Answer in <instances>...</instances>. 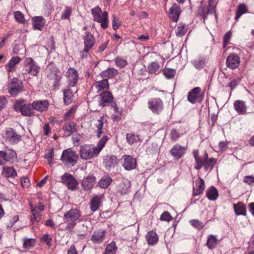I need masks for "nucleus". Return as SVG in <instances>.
Returning <instances> with one entry per match:
<instances>
[{"label": "nucleus", "instance_id": "f257e3e1", "mask_svg": "<svg viewBox=\"0 0 254 254\" xmlns=\"http://www.w3.org/2000/svg\"><path fill=\"white\" fill-rule=\"evenodd\" d=\"M81 213L77 208H71L64 214L65 222H68L65 229L71 232L74 226L81 221Z\"/></svg>", "mask_w": 254, "mask_h": 254}, {"label": "nucleus", "instance_id": "f03ea898", "mask_svg": "<svg viewBox=\"0 0 254 254\" xmlns=\"http://www.w3.org/2000/svg\"><path fill=\"white\" fill-rule=\"evenodd\" d=\"M91 13L94 21L100 23L103 29H106L108 26V14L106 11L102 12V10L98 6L91 9Z\"/></svg>", "mask_w": 254, "mask_h": 254}, {"label": "nucleus", "instance_id": "7ed1b4c3", "mask_svg": "<svg viewBox=\"0 0 254 254\" xmlns=\"http://www.w3.org/2000/svg\"><path fill=\"white\" fill-rule=\"evenodd\" d=\"M24 100H16L13 105V109L16 112L20 111L23 116L31 117L34 115L35 112L32 104H23Z\"/></svg>", "mask_w": 254, "mask_h": 254}, {"label": "nucleus", "instance_id": "20e7f679", "mask_svg": "<svg viewBox=\"0 0 254 254\" xmlns=\"http://www.w3.org/2000/svg\"><path fill=\"white\" fill-rule=\"evenodd\" d=\"M61 160L64 165L73 166L77 162L78 156L75 151L69 148L63 151Z\"/></svg>", "mask_w": 254, "mask_h": 254}, {"label": "nucleus", "instance_id": "39448f33", "mask_svg": "<svg viewBox=\"0 0 254 254\" xmlns=\"http://www.w3.org/2000/svg\"><path fill=\"white\" fill-rule=\"evenodd\" d=\"M99 153L96 147L91 144L83 145L79 151L80 156L83 160L91 159L97 156Z\"/></svg>", "mask_w": 254, "mask_h": 254}, {"label": "nucleus", "instance_id": "423d86ee", "mask_svg": "<svg viewBox=\"0 0 254 254\" xmlns=\"http://www.w3.org/2000/svg\"><path fill=\"white\" fill-rule=\"evenodd\" d=\"M84 48L80 52L81 57L83 58L87 56V53L95 44V39L93 34L90 32H86L84 36Z\"/></svg>", "mask_w": 254, "mask_h": 254}, {"label": "nucleus", "instance_id": "0eeeda50", "mask_svg": "<svg viewBox=\"0 0 254 254\" xmlns=\"http://www.w3.org/2000/svg\"><path fill=\"white\" fill-rule=\"evenodd\" d=\"M24 68L26 72L32 75L37 76L40 67L34 60L30 58H26L24 62Z\"/></svg>", "mask_w": 254, "mask_h": 254}, {"label": "nucleus", "instance_id": "6e6552de", "mask_svg": "<svg viewBox=\"0 0 254 254\" xmlns=\"http://www.w3.org/2000/svg\"><path fill=\"white\" fill-rule=\"evenodd\" d=\"M23 87L22 82L20 79L13 78L8 83L7 89L11 96H15L22 91Z\"/></svg>", "mask_w": 254, "mask_h": 254}, {"label": "nucleus", "instance_id": "1a4fd4ad", "mask_svg": "<svg viewBox=\"0 0 254 254\" xmlns=\"http://www.w3.org/2000/svg\"><path fill=\"white\" fill-rule=\"evenodd\" d=\"M148 107L153 114L159 115L163 110V102L160 98H152L148 102Z\"/></svg>", "mask_w": 254, "mask_h": 254}, {"label": "nucleus", "instance_id": "9d476101", "mask_svg": "<svg viewBox=\"0 0 254 254\" xmlns=\"http://www.w3.org/2000/svg\"><path fill=\"white\" fill-rule=\"evenodd\" d=\"M17 158L16 152L13 150L6 149L0 151V165H4L6 162L12 163Z\"/></svg>", "mask_w": 254, "mask_h": 254}, {"label": "nucleus", "instance_id": "9b49d317", "mask_svg": "<svg viewBox=\"0 0 254 254\" xmlns=\"http://www.w3.org/2000/svg\"><path fill=\"white\" fill-rule=\"evenodd\" d=\"M61 182L66 185L68 189L72 190L76 189L78 182L71 174L65 173L61 176Z\"/></svg>", "mask_w": 254, "mask_h": 254}, {"label": "nucleus", "instance_id": "f8f14e48", "mask_svg": "<svg viewBox=\"0 0 254 254\" xmlns=\"http://www.w3.org/2000/svg\"><path fill=\"white\" fill-rule=\"evenodd\" d=\"M66 76L67 78V87H73L76 85L78 80V72L74 68L69 67L66 72Z\"/></svg>", "mask_w": 254, "mask_h": 254}, {"label": "nucleus", "instance_id": "ddd939ff", "mask_svg": "<svg viewBox=\"0 0 254 254\" xmlns=\"http://www.w3.org/2000/svg\"><path fill=\"white\" fill-rule=\"evenodd\" d=\"M21 136L18 134L13 128L9 127L6 129L5 140L9 144H17L21 140Z\"/></svg>", "mask_w": 254, "mask_h": 254}, {"label": "nucleus", "instance_id": "4468645a", "mask_svg": "<svg viewBox=\"0 0 254 254\" xmlns=\"http://www.w3.org/2000/svg\"><path fill=\"white\" fill-rule=\"evenodd\" d=\"M47 77L50 80H54V84H56L60 80V77L58 75V69L55 64L53 63H49L46 69Z\"/></svg>", "mask_w": 254, "mask_h": 254}, {"label": "nucleus", "instance_id": "2eb2a0df", "mask_svg": "<svg viewBox=\"0 0 254 254\" xmlns=\"http://www.w3.org/2000/svg\"><path fill=\"white\" fill-rule=\"evenodd\" d=\"M201 88L196 87L191 90L188 93V100L192 104H195L197 102H200L203 100V97L200 95Z\"/></svg>", "mask_w": 254, "mask_h": 254}, {"label": "nucleus", "instance_id": "dca6fc26", "mask_svg": "<svg viewBox=\"0 0 254 254\" xmlns=\"http://www.w3.org/2000/svg\"><path fill=\"white\" fill-rule=\"evenodd\" d=\"M122 165L126 170H133L136 166V160L132 156L124 155L122 158Z\"/></svg>", "mask_w": 254, "mask_h": 254}, {"label": "nucleus", "instance_id": "f3484780", "mask_svg": "<svg viewBox=\"0 0 254 254\" xmlns=\"http://www.w3.org/2000/svg\"><path fill=\"white\" fill-rule=\"evenodd\" d=\"M187 147L182 146L179 144H176L170 150V154L176 159L182 158L186 153Z\"/></svg>", "mask_w": 254, "mask_h": 254}, {"label": "nucleus", "instance_id": "a211bd4d", "mask_svg": "<svg viewBox=\"0 0 254 254\" xmlns=\"http://www.w3.org/2000/svg\"><path fill=\"white\" fill-rule=\"evenodd\" d=\"M233 107L235 111L239 115H245L249 113L248 112V107L246 102L237 100L233 103Z\"/></svg>", "mask_w": 254, "mask_h": 254}, {"label": "nucleus", "instance_id": "6ab92c4d", "mask_svg": "<svg viewBox=\"0 0 254 254\" xmlns=\"http://www.w3.org/2000/svg\"><path fill=\"white\" fill-rule=\"evenodd\" d=\"M99 98V104L102 107L108 106L113 100L112 94L109 91L102 92Z\"/></svg>", "mask_w": 254, "mask_h": 254}, {"label": "nucleus", "instance_id": "aec40b11", "mask_svg": "<svg viewBox=\"0 0 254 254\" xmlns=\"http://www.w3.org/2000/svg\"><path fill=\"white\" fill-rule=\"evenodd\" d=\"M240 60L239 57L236 54H231L227 58L226 65L229 68L236 69L240 65Z\"/></svg>", "mask_w": 254, "mask_h": 254}, {"label": "nucleus", "instance_id": "412c9836", "mask_svg": "<svg viewBox=\"0 0 254 254\" xmlns=\"http://www.w3.org/2000/svg\"><path fill=\"white\" fill-rule=\"evenodd\" d=\"M34 111L43 112L48 110L50 104L47 100H36L32 103Z\"/></svg>", "mask_w": 254, "mask_h": 254}, {"label": "nucleus", "instance_id": "4be33fe9", "mask_svg": "<svg viewBox=\"0 0 254 254\" xmlns=\"http://www.w3.org/2000/svg\"><path fill=\"white\" fill-rule=\"evenodd\" d=\"M76 126V123L72 121H70L65 124L63 127V130L64 132V136L65 137H69L74 133L76 132L77 131Z\"/></svg>", "mask_w": 254, "mask_h": 254}, {"label": "nucleus", "instance_id": "5701e85b", "mask_svg": "<svg viewBox=\"0 0 254 254\" xmlns=\"http://www.w3.org/2000/svg\"><path fill=\"white\" fill-rule=\"evenodd\" d=\"M181 7L176 3H174L170 7L169 10L168 14L171 20L176 22L179 19Z\"/></svg>", "mask_w": 254, "mask_h": 254}, {"label": "nucleus", "instance_id": "b1692460", "mask_svg": "<svg viewBox=\"0 0 254 254\" xmlns=\"http://www.w3.org/2000/svg\"><path fill=\"white\" fill-rule=\"evenodd\" d=\"M96 178L93 175H89L82 180L81 185L84 190L91 189L95 183Z\"/></svg>", "mask_w": 254, "mask_h": 254}, {"label": "nucleus", "instance_id": "393cba45", "mask_svg": "<svg viewBox=\"0 0 254 254\" xmlns=\"http://www.w3.org/2000/svg\"><path fill=\"white\" fill-rule=\"evenodd\" d=\"M195 187L193 189V195L196 196L202 194L205 188L204 181L201 178H199L198 180L195 181Z\"/></svg>", "mask_w": 254, "mask_h": 254}, {"label": "nucleus", "instance_id": "a878e982", "mask_svg": "<svg viewBox=\"0 0 254 254\" xmlns=\"http://www.w3.org/2000/svg\"><path fill=\"white\" fill-rule=\"evenodd\" d=\"M105 237V231L97 230L93 232L91 240L94 243L100 244L102 243Z\"/></svg>", "mask_w": 254, "mask_h": 254}, {"label": "nucleus", "instance_id": "bb28decb", "mask_svg": "<svg viewBox=\"0 0 254 254\" xmlns=\"http://www.w3.org/2000/svg\"><path fill=\"white\" fill-rule=\"evenodd\" d=\"M21 61V58L18 56L13 57L6 64L5 68L8 72H13L16 69V65Z\"/></svg>", "mask_w": 254, "mask_h": 254}, {"label": "nucleus", "instance_id": "cd10ccee", "mask_svg": "<svg viewBox=\"0 0 254 254\" xmlns=\"http://www.w3.org/2000/svg\"><path fill=\"white\" fill-rule=\"evenodd\" d=\"M104 163L108 170L114 168L118 163L117 157L115 155L106 156L104 159Z\"/></svg>", "mask_w": 254, "mask_h": 254}, {"label": "nucleus", "instance_id": "c85d7f7f", "mask_svg": "<svg viewBox=\"0 0 254 254\" xmlns=\"http://www.w3.org/2000/svg\"><path fill=\"white\" fill-rule=\"evenodd\" d=\"M70 88L68 87L67 89L63 90L64 102L66 105L70 104L73 101V94Z\"/></svg>", "mask_w": 254, "mask_h": 254}, {"label": "nucleus", "instance_id": "c756f323", "mask_svg": "<svg viewBox=\"0 0 254 254\" xmlns=\"http://www.w3.org/2000/svg\"><path fill=\"white\" fill-rule=\"evenodd\" d=\"M146 241L149 245L153 246L158 241V236L153 231H149L145 236Z\"/></svg>", "mask_w": 254, "mask_h": 254}, {"label": "nucleus", "instance_id": "7c9ffc66", "mask_svg": "<svg viewBox=\"0 0 254 254\" xmlns=\"http://www.w3.org/2000/svg\"><path fill=\"white\" fill-rule=\"evenodd\" d=\"M130 184L127 180L122 181L118 186V191L122 194H127L129 191Z\"/></svg>", "mask_w": 254, "mask_h": 254}, {"label": "nucleus", "instance_id": "2f4dec72", "mask_svg": "<svg viewBox=\"0 0 254 254\" xmlns=\"http://www.w3.org/2000/svg\"><path fill=\"white\" fill-rule=\"evenodd\" d=\"M92 87H94L99 92L104 89L109 88V82L107 78L96 82Z\"/></svg>", "mask_w": 254, "mask_h": 254}, {"label": "nucleus", "instance_id": "473e14b6", "mask_svg": "<svg viewBox=\"0 0 254 254\" xmlns=\"http://www.w3.org/2000/svg\"><path fill=\"white\" fill-rule=\"evenodd\" d=\"M234 209L237 215H246V206L242 202H239L237 204H233Z\"/></svg>", "mask_w": 254, "mask_h": 254}, {"label": "nucleus", "instance_id": "72a5a7b5", "mask_svg": "<svg viewBox=\"0 0 254 254\" xmlns=\"http://www.w3.org/2000/svg\"><path fill=\"white\" fill-rule=\"evenodd\" d=\"M33 26L35 29L42 30L44 26V19L42 16H36L32 18Z\"/></svg>", "mask_w": 254, "mask_h": 254}, {"label": "nucleus", "instance_id": "f704fd0d", "mask_svg": "<svg viewBox=\"0 0 254 254\" xmlns=\"http://www.w3.org/2000/svg\"><path fill=\"white\" fill-rule=\"evenodd\" d=\"M206 196L210 200H215L218 196V192L216 188L212 186L206 190Z\"/></svg>", "mask_w": 254, "mask_h": 254}, {"label": "nucleus", "instance_id": "c9c22d12", "mask_svg": "<svg viewBox=\"0 0 254 254\" xmlns=\"http://www.w3.org/2000/svg\"><path fill=\"white\" fill-rule=\"evenodd\" d=\"M113 179L109 175L103 176L98 182V186L102 189L107 188L112 183Z\"/></svg>", "mask_w": 254, "mask_h": 254}, {"label": "nucleus", "instance_id": "e433bc0d", "mask_svg": "<svg viewBox=\"0 0 254 254\" xmlns=\"http://www.w3.org/2000/svg\"><path fill=\"white\" fill-rule=\"evenodd\" d=\"M102 197L95 196L93 197L90 201V209L92 211H96L100 207L101 203Z\"/></svg>", "mask_w": 254, "mask_h": 254}, {"label": "nucleus", "instance_id": "4c0bfd02", "mask_svg": "<svg viewBox=\"0 0 254 254\" xmlns=\"http://www.w3.org/2000/svg\"><path fill=\"white\" fill-rule=\"evenodd\" d=\"M118 72L115 68H109L101 72L100 75L103 78H112L117 75Z\"/></svg>", "mask_w": 254, "mask_h": 254}, {"label": "nucleus", "instance_id": "58836bf2", "mask_svg": "<svg viewBox=\"0 0 254 254\" xmlns=\"http://www.w3.org/2000/svg\"><path fill=\"white\" fill-rule=\"evenodd\" d=\"M218 242V241L216 236L210 235L207 238L206 246L210 250L214 249L216 248Z\"/></svg>", "mask_w": 254, "mask_h": 254}, {"label": "nucleus", "instance_id": "ea45409f", "mask_svg": "<svg viewBox=\"0 0 254 254\" xmlns=\"http://www.w3.org/2000/svg\"><path fill=\"white\" fill-rule=\"evenodd\" d=\"M2 174L5 177H15L17 176V173L15 169L12 167H4Z\"/></svg>", "mask_w": 254, "mask_h": 254}, {"label": "nucleus", "instance_id": "a19ab883", "mask_svg": "<svg viewBox=\"0 0 254 254\" xmlns=\"http://www.w3.org/2000/svg\"><path fill=\"white\" fill-rule=\"evenodd\" d=\"M104 117L103 116L100 117V119L97 120L95 124V127L97 128L96 135L98 138H100L103 133L102 129L104 125Z\"/></svg>", "mask_w": 254, "mask_h": 254}, {"label": "nucleus", "instance_id": "79ce46f5", "mask_svg": "<svg viewBox=\"0 0 254 254\" xmlns=\"http://www.w3.org/2000/svg\"><path fill=\"white\" fill-rule=\"evenodd\" d=\"M248 11L247 7L245 4H240L236 11V14L235 16L236 21H238L240 17L244 13H247Z\"/></svg>", "mask_w": 254, "mask_h": 254}, {"label": "nucleus", "instance_id": "37998d69", "mask_svg": "<svg viewBox=\"0 0 254 254\" xmlns=\"http://www.w3.org/2000/svg\"><path fill=\"white\" fill-rule=\"evenodd\" d=\"M208 159V154L206 152L205 153L204 157L203 158L201 157H198L194 159L196 164L194 166V168L197 170H200L204 164L205 161Z\"/></svg>", "mask_w": 254, "mask_h": 254}, {"label": "nucleus", "instance_id": "c03bdc74", "mask_svg": "<svg viewBox=\"0 0 254 254\" xmlns=\"http://www.w3.org/2000/svg\"><path fill=\"white\" fill-rule=\"evenodd\" d=\"M160 65L158 62H154L148 65L147 70L150 73L157 74V72L159 69Z\"/></svg>", "mask_w": 254, "mask_h": 254}, {"label": "nucleus", "instance_id": "a18cd8bd", "mask_svg": "<svg viewBox=\"0 0 254 254\" xmlns=\"http://www.w3.org/2000/svg\"><path fill=\"white\" fill-rule=\"evenodd\" d=\"M187 31V26L185 24H179L176 29V34L178 37L184 36Z\"/></svg>", "mask_w": 254, "mask_h": 254}, {"label": "nucleus", "instance_id": "49530a36", "mask_svg": "<svg viewBox=\"0 0 254 254\" xmlns=\"http://www.w3.org/2000/svg\"><path fill=\"white\" fill-rule=\"evenodd\" d=\"M127 140L129 144H132L134 143L140 141L139 137L138 135L131 133H127Z\"/></svg>", "mask_w": 254, "mask_h": 254}, {"label": "nucleus", "instance_id": "de8ad7c7", "mask_svg": "<svg viewBox=\"0 0 254 254\" xmlns=\"http://www.w3.org/2000/svg\"><path fill=\"white\" fill-rule=\"evenodd\" d=\"M205 64V60L202 58H199L194 60L192 64L197 69H200L203 68Z\"/></svg>", "mask_w": 254, "mask_h": 254}, {"label": "nucleus", "instance_id": "09e8293b", "mask_svg": "<svg viewBox=\"0 0 254 254\" xmlns=\"http://www.w3.org/2000/svg\"><path fill=\"white\" fill-rule=\"evenodd\" d=\"M216 159L211 158L209 160L208 159L205 161L203 166L206 170H211L214 165L216 163Z\"/></svg>", "mask_w": 254, "mask_h": 254}, {"label": "nucleus", "instance_id": "8fccbe9b", "mask_svg": "<svg viewBox=\"0 0 254 254\" xmlns=\"http://www.w3.org/2000/svg\"><path fill=\"white\" fill-rule=\"evenodd\" d=\"M35 244V240L34 239H25L23 240V246L26 249L32 248Z\"/></svg>", "mask_w": 254, "mask_h": 254}, {"label": "nucleus", "instance_id": "3c124183", "mask_svg": "<svg viewBox=\"0 0 254 254\" xmlns=\"http://www.w3.org/2000/svg\"><path fill=\"white\" fill-rule=\"evenodd\" d=\"M116 251V244L114 242H112L106 247L105 254H115Z\"/></svg>", "mask_w": 254, "mask_h": 254}, {"label": "nucleus", "instance_id": "603ef678", "mask_svg": "<svg viewBox=\"0 0 254 254\" xmlns=\"http://www.w3.org/2000/svg\"><path fill=\"white\" fill-rule=\"evenodd\" d=\"M216 2L215 0H208V7L207 8L208 13H215L216 18H217V15L215 13Z\"/></svg>", "mask_w": 254, "mask_h": 254}, {"label": "nucleus", "instance_id": "864d4df0", "mask_svg": "<svg viewBox=\"0 0 254 254\" xmlns=\"http://www.w3.org/2000/svg\"><path fill=\"white\" fill-rule=\"evenodd\" d=\"M109 138L108 136L104 135L98 142L96 149L100 153L103 148L104 147L106 143L109 140Z\"/></svg>", "mask_w": 254, "mask_h": 254}, {"label": "nucleus", "instance_id": "5fc2aeb1", "mask_svg": "<svg viewBox=\"0 0 254 254\" xmlns=\"http://www.w3.org/2000/svg\"><path fill=\"white\" fill-rule=\"evenodd\" d=\"M71 14V7L65 6L64 10L62 12L61 18L62 19H69Z\"/></svg>", "mask_w": 254, "mask_h": 254}, {"label": "nucleus", "instance_id": "6e6d98bb", "mask_svg": "<svg viewBox=\"0 0 254 254\" xmlns=\"http://www.w3.org/2000/svg\"><path fill=\"white\" fill-rule=\"evenodd\" d=\"M163 72L166 77L167 78H171L175 76L176 71L175 70L171 68H165L163 70Z\"/></svg>", "mask_w": 254, "mask_h": 254}, {"label": "nucleus", "instance_id": "4d7b16f0", "mask_svg": "<svg viewBox=\"0 0 254 254\" xmlns=\"http://www.w3.org/2000/svg\"><path fill=\"white\" fill-rule=\"evenodd\" d=\"M190 224L195 228L200 230L204 226L203 223L197 219L191 220L190 221Z\"/></svg>", "mask_w": 254, "mask_h": 254}, {"label": "nucleus", "instance_id": "13d9d810", "mask_svg": "<svg viewBox=\"0 0 254 254\" xmlns=\"http://www.w3.org/2000/svg\"><path fill=\"white\" fill-rule=\"evenodd\" d=\"M115 63L117 66L120 68L124 67L127 64L126 60L119 57L116 58Z\"/></svg>", "mask_w": 254, "mask_h": 254}, {"label": "nucleus", "instance_id": "bf43d9fd", "mask_svg": "<svg viewBox=\"0 0 254 254\" xmlns=\"http://www.w3.org/2000/svg\"><path fill=\"white\" fill-rule=\"evenodd\" d=\"M232 37V32L228 31L226 32L223 37V47L225 48L228 44L230 43V40Z\"/></svg>", "mask_w": 254, "mask_h": 254}, {"label": "nucleus", "instance_id": "052dcab7", "mask_svg": "<svg viewBox=\"0 0 254 254\" xmlns=\"http://www.w3.org/2000/svg\"><path fill=\"white\" fill-rule=\"evenodd\" d=\"M14 17L16 20L21 23H23L25 22L24 15L20 11H16L14 13Z\"/></svg>", "mask_w": 254, "mask_h": 254}, {"label": "nucleus", "instance_id": "680f3d73", "mask_svg": "<svg viewBox=\"0 0 254 254\" xmlns=\"http://www.w3.org/2000/svg\"><path fill=\"white\" fill-rule=\"evenodd\" d=\"M172 219V217L171 216L170 214L167 211L164 212L160 217V220L161 221H165L169 222L171 221Z\"/></svg>", "mask_w": 254, "mask_h": 254}, {"label": "nucleus", "instance_id": "e2e57ef3", "mask_svg": "<svg viewBox=\"0 0 254 254\" xmlns=\"http://www.w3.org/2000/svg\"><path fill=\"white\" fill-rule=\"evenodd\" d=\"M113 20L112 22V27L114 30H116L119 28L121 25L120 20L115 15H113Z\"/></svg>", "mask_w": 254, "mask_h": 254}, {"label": "nucleus", "instance_id": "0e129e2a", "mask_svg": "<svg viewBox=\"0 0 254 254\" xmlns=\"http://www.w3.org/2000/svg\"><path fill=\"white\" fill-rule=\"evenodd\" d=\"M241 78L239 77L235 78L231 82L229 83V87L232 89H234L238 84L240 82Z\"/></svg>", "mask_w": 254, "mask_h": 254}, {"label": "nucleus", "instance_id": "69168bd1", "mask_svg": "<svg viewBox=\"0 0 254 254\" xmlns=\"http://www.w3.org/2000/svg\"><path fill=\"white\" fill-rule=\"evenodd\" d=\"M171 139L172 140L176 141L180 136V134L176 129H173L170 134Z\"/></svg>", "mask_w": 254, "mask_h": 254}, {"label": "nucleus", "instance_id": "338daca9", "mask_svg": "<svg viewBox=\"0 0 254 254\" xmlns=\"http://www.w3.org/2000/svg\"><path fill=\"white\" fill-rule=\"evenodd\" d=\"M81 138L82 136L79 134H75L72 136V140L74 145H78L79 144Z\"/></svg>", "mask_w": 254, "mask_h": 254}, {"label": "nucleus", "instance_id": "774afa93", "mask_svg": "<svg viewBox=\"0 0 254 254\" xmlns=\"http://www.w3.org/2000/svg\"><path fill=\"white\" fill-rule=\"evenodd\" d=\"M41 240L47 243V244L49 246V247H50L51 246V242H52V238L49 237V235L48 234H46L44 235L42 238Z\"/></svg>", "mask_w": 254, "mask_h": 254}]
</instances>
